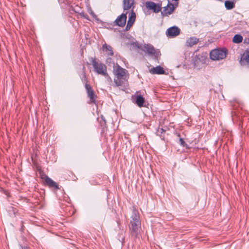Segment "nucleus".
Returning a JSON list of instances; mask_svg holds the SVG:
<instances>
[{
  "label": "nucleus",
  "mask_w": 249,
  "mask_h": 249,
  "mask_svg": "<svg viewBox=\"0 0 249 249\" xmlns=\"http://www.w3.org/2000/svg\"><path fill=\"white\" fill-rule=\"evenodd\" d=\"M131 218V220L129 225L130 235L132 238L135 239L139 237L141 230V222L139 212L134 207H133Z\"/></svg>",
  "instance_id": "f257e3e1"
},
{
  "label": "nucleus",
  "mask_w": 249,
  "mask_h": 249,
  "mask_svg": "<svg viewBox=\"0 0 249 249\" xmlns=\"http://www.w3.org/2000/svg\"><path fill=\"white\" fill-rule=\"evenodd\" d=\"M113 64V73L116 77L114 79V83L117 86H121L127 81L126 74L128 71L117 63L115 65L114 63Z\"/></svg>",
  "instance_id": "f03ea898"
},
{
  "label": "nucleus",
  "mask_w": 249,
  "mask_h": 249,
  "mask_svg": "<svg viewBox=\"0 0 249 249\" xmlns=\"http://www.w3.org/2000/svg\"><path fill=\"white\" fill-rule=\"evenodd\" d=\"M90 59L94 71L99 74L109 77L107 73V67L105 64L97 61L95 57H91Z\"/></svg>",
  "instance_id": "7ed1b4c3"
},
{
  "label": "nucleus",
  "mask_w": 249,
  "mask_h": 249,
  "mask_svg": "<svg viewBox=\"0 0 249 249\" xmlns=\"http://www.w3.org/2000/svg\"><path fill=\"white\" fill-rule=\"evenodd\" d=\"M227 50L226 49H214L211 51L210 57L213 60L223 59L226 57Z\"/></svg>",
  "instance_id": "20e7f679"
},
{
  "label": "nucleus",
  "mask_w": 249,
  "mask_h": 249,
  "mask_svg": "<svg viewBox=\"0 0 249 249\" xmlns=\"http://www.w3.org/2000/svg\"><path fill=\"white\" fill-rule=\"evenodd\" d=\"M86 90L87 97L89 98L88 103L89 104H96L97 96L90 85H86Z\"/></svg>",
  "instance_id": "39448f33"
},
{
  "label": "nucleus",
  "mask_w": 249,
  "mask_h": 249,
  "mask_svg": "<svg viewBox=\"0 0 249 249\" xmlns=\"http://www.w3.org/2000/svg\"><path fill=\"white\" fill-rule=\"evenodd\" d=\"M41 178L44 181V184L48 186L49 188L53 189L55 190L60 189L59 185L48 176L44 175V176L42 177Z\"/></svg>",
  "instance_id": "423d86ee"
},
{
  "label": "nucleus",
  "mask_w": 249,
  "mask_h": 249,
  "mask_svg": "<svg viewBox=\"0 0 249 249\" xmlns=\"http://www.w3.org/2000/svg\"><path fill=\"white\" fill-rule=\"evenodd\" d=\"M180 33V29L176 26H174L168 28L166 31V35L167 37L173 38L177 36Z\"/></svg>",
  "instance_id": "0eeeda50"
},
{
  "label": "nucleus",
  "mask_w": 249,
  "mask_h": 249,
  "mask_svg": "<svg viewBox=\"0 0 249 249\" xmlns=\"http://www.w3.org/2000/svg\"><path fill=\"white\" fill-rule=\"evenodd\" d=\"M138 47L149 55H152L156 52L154 47L150 44H145L143 45L139 46Z\"/></svg>",
  "instance_id": "6e6552de"
},
{
  "label": "nucleus",
  "mask_w": 249,
  "mask_h": 249,
  "mask_svg": "<svg viewBox=\"0 0 249 249\" xmlns=\"http://www.w3.org/2000/svg\"><path fill=\"white\" fill-rule=\"evenodd\" d=\"M175 8V5L168 1L167 5L163 7V9L161 11V14L163 16H168L172 13Z\"/></svg>",
  "instance_id": "1a4fd4ad"
},
{
  "label": "nucleus",
  "mask_w": 249,
  "mask_h": 249,
  "mask_svg": "<svg viewBox=\"0 0 249 249\" xmlns=\"http://www.w3.org/2000/svg\"><path fill=\"white\" fill-rule=\"evenodd\" d=\"M127 12L126 13H123L120 16H118L114 21L115 24L118 26L123 27L126 23L127 18Z\"/></svg>",
  "instance_id": "9d476101"
},
{
  "label": "nucleus",
  "mask_w": 249,
  "mask_h": 249,
  "mask_svg": "<svg viewBox=\"0 0 249 249\" xmlns=\"http://www.w3.org/2000/svg\"><path fill=\"white\" fill-rule=\"evenodd\" d=\"M132 100L139 107H144L145 105L144 104L145 102L144 98L141 94H136L134 97H132Z\"/></svg>",
  "instance_id": "9b49d317"
},
{
  "label": "nucleus",
  "mask_w": 249,
  "mask_h": 249,
  "mask_svg": "<svg viewBox=\"0 0 249 249\" xmlns=\"http://www.w3.org/2000/svg\"><path fill=\"white\" fill-rule=\"evenodd\" d=\"M240 62L242 65H249V49L246 50L242 54Z\"/></svg>",
  "instance_id": "f8f14e48"
},
{
  "label": "nucleus",
  "mask_w": 249,
  "mask_h": 249,
  "mask_svg": "<svg viewBox=\"0 0 249 249\" xmlns=\"http://www.w3.org/2000/svg\"><path fill=\"white\" fill-rule=\"evenodd\" d=\"M102 50L103 51L105 52L108 55L112 56L114 54L112 47L106 43L103 45Z\"/></svg>",
  "instance_id": "ddd939ff"
},
{
  "label": "nucleus",
  "mask_w": 249,
  "mask_h": 249,
  "mask_svg": "<svg viewBox=\"0 0 249 249\" xmlns=\"http://www.w3.org/2000/svg\"><path fill=\"white\" fill-rule=\"evenodd\" d=\"M134 3V0H123V8L124 10L130 9L133 5Z\"/></svg>",
  "instance_id": "4468645a"
},
{
  "label": "nucleus",
  "mask_w": 249,
  "mask_h": 249,
  "mask_svg": "<svg viewBox=\"0 0 249 249\" xmlns=\"http://www.w3.org/2000/svg\"><path fill=\"white\" fill-rule=\"evenodd\" d=\"M198 38L193 36L190 37L186 41V45L189 47H192L193 45L196 44L198 42Z\"/></svg>",
  "instance_id": "2eb2a0df"
},
{
  "label": "nucleus",
  "mask_w": 249,
  "mask_h": 249,
  "mask_svg": "<svg viewBox=\"0 0 249 249\" xmlns=\"http://www.w3.org/2000/svg\"><path fill=\"white\" fill-rule=\"evenodd\" d=\"M145 6L147 10H151L154 13H156V3L148 1L145 2Z\"/></svg>",
  "instance_id": "dca6fc26"
},
{
  "label": "nucleus",
  "mask_w": 249,
  "mask_h": 249,
  "mask_svg": "<svg viewBox=\"0 0 249 249\" xmlns=\"http://www.w3.org/2000/svg\"><path fill=\"white\" fill-rule=\"evenodd\" d=\"M135 19L136 14L133 10H132L129 16L127 24L132 26L134 21H135Z\"/></svg>",
  "instance_id": "f3484780"
},
{
  "label": "nucleus",
  "mask_w": 249,
  "mask_h": 249,
  "mask_svg": "<svg viewBox=\"0 0 249 249\" xmlns=\"http://www.w3.org/2000/svg\"><path fill=\"white\" fill-rule=\"evenodd\" d=\"M169 74V71L168 69L164 70L160 66H157V74L168 75Z\"/></svg>",
  "instance_id": "a211bd4d"
},
{
  "label": "nucleus",
  "mask_w": 249,
  "mask_h": 249,
  "mask_svg": "<svg viewBox=\"0 0 249 249\" xmlns=\"http://www.w3.org/2000/svg\"><path fill=\"white\" fill-rule=\"evenodd\" d=\"M64 175L67 178V179L76 180L77 178L73 173L70 171H66L65 172Z\"/></svg>",
  "instance_id": "6ab92c4d"
},
{
  "label": "nucleus",
  "mask_w": 249,
  "mask_h": 249,
  "mask_svg": "<svg viewBox=\"0 0 249 249\" xmlns=\"http://www.w3.org/2000/svg\"><path fill=\"white\" fill-rule=\"evenodd\" d=\"M242 40L243 36L239 34L235 35L232 38V41L235 43H240L242 42Z\"/></svg>",
  "instance_id": "aec40b11"
},
{
  "label": "nucleus",
  "mask_w": 249,
  "mask_h": 249,
  "mask_svg": "<svg viewBox=\"0 0 249 249\" xmlns=\"http://www.w3.org/2000/svg\"><path fill=\"white\" fill-rule=\"evenodd\" d=\"M225 6L227 10H231L235 6V4L232 1L226 0L225 2Z\"/></svg>",
  "instance_id": "412c9836"
},
{
  "label": "nucleus",
  "mask_w": 249,
  "mask_h": 249,
  "mask_svg": "<svg viewBox=\"0 0 249 249\" xmlns=\"http://www.w3.org/2000/svg\"><path fill=\"white\" fill-rule=\"evenodd\" d=\"M99 123L100 125L102 127V130L104 131L105 130V128H107V124H106V120H105V117L102 115L101 116V120L99 121Z\"/></svg>",
  "instance_id": "4be33fe9"
},
{
  "label": "nucleus",
  "mask_w": 249,
  "mask_h": 249,
  "mask_svg": "<svg viewBox=\"0 0 249 249\" xmlns=\"http://www.w3.org/2000/svg\"><path fill=\"white\" fill-rule=\"evenodd\" d=\"M81 80H82L83 83L84 84L85 88H86V85H90L88 83V80L87 77L86 76V72L85 71H83V76L81 77Z\"/></svg>",
  "instance_id": "5701e85b"
},
{
  "label": "nucleus",
  "mask_w": 249,
  "mask_h": 249,
  "mask_svg": "<svg viewBox=\"0 0 249 249\" xmlns=\"http://www.w3.org/2000/svg\"><path fill=\"white\" fill-rule=\"evenodd\" d=\"M79 15L84 18L86 19H88V16L87 14H86L84 11H81V12L79 13Z\"/></svg>",
  "instance_id": "b1692460"
},
{
  "label": "nucleus",
  "mask_w": 249,
  "mask_h": 249,
  "mask_svg": "<svg viewBox=\"0 0 249 249\" xmlns=\"http://www.w3.org/2000/svg\"><path fill=\"white\" fill-rule=\"evenodd\" d=\"M179 142H180V144L181 146H185V144H186V143L185 142H184V141L183 140L182 138H180L179 139Z\"/></svg>",
  "instance_id": "393cba45"
},
{
  "label": "nucleus",
  "mask_w": 249,
  "mask_h": 249,
  "mask_svg": "<svg viewBox=\"0 0 249 249\" xmlns=\"http://www.w3.org/2000/svg\"><path fill=\"white\" fill-rule=\"evenodd\" d=\"M149 72L153 74H156V67H153L149 69Z\"/></svg>",
  "instance_id": "a878e982"
},
{
  "label": "nucleus",
  "mask_w": 249,
  "mask_h": 249,
  "mask_svg": "<svg viewBox=\"0 0 249 249\" xmlns=\"http://www.w3.org/2000/svg\"><path fill=\"white\" fill-rule=\"evenodd\" d=\"M161 5L159 3H157V13H158L159 11H161Z\"/></svg>",
  "instance_id": "bb28decb"
},
{
  "label": "nucleus",
  "mask_w": 249,
  "mask_h": 249,
  "mask_svg": "<svg viewBox=\"0 0 249 249\" xmlns=\"http://www.w3.org/2000/svg\"><path fill=\"white\" fill-rule=\"evenodd\" d=\"M132 26L127 24L126 25L125 28V29H124V31H128L130 30V28Z\"/></svg>",
  "instance_id": "cd10ccee"
},
{
  "label": "nucleus",
  "mask_w": 249,
  "mask_h": 249,
  "mask_svg": "<svg viewBox=\"0 0 249 249\" xmlns=\"http://www.w3.org/2000/svg\"><path fill=\"white\" fill-rule=\"evenodd\" d=\"M160 132L162 133V132H165V131L162 128H158V129H157V135H158Z\"/></svg>",
  "instance_id": "c85d7f7f"
},
{
  "label": "nucleus",
  "mask_w": 249,
  "mask_h": 249,
  "mask_svg": "<svg viewBox=\"0 0 249 249\" xmlns=\"http://www.w3.org/2000/svg\"><path fill=\"white\" fill-rule=\"evenodd\" d=\"M112 62V58L108 57L106 60L107 63L110 64Z\"/></svg>",
  "instance_id": "c756f323"
},
{
  "label": "nucleus",
  "mask_w": 249,
  "mask_h": 249,
  "mask_svg": "<svg viewBox=\"0 0 249 249\" xmlns=\"http://www.w3.org/2000/svg\"><path fill=\"white\" fill-rule=\"evenodd\" d=\"M161 55L160 52L159 50L157 49V60L159 56Z\"/></svg>",
  "instance_id": "7c9ffc66"
},
{
  "label": "nucleus",
  "mask_w": 249,
  "mask_h": 249,
  "mask_svg": "<svg viewBox=\"0 0 249 249\" xmlns=\"http://www.w3.org/2000/svg\"><path fill=\"white\" fill-rule=\"evenodd\" d=\"M20 249H30V248L27 246H21Z\"/></svg>",
  "instance_id": "2f4dec72"
},
{
  "label": "nucleus",
  "mask_w": 249,
  "mask_h": 249,
  "mask_svg": "<svg viewBox=\"0 0 249 249\" xmlns=\"http://www.w3.org/2000/svg\"><path fill=\"white\" fill-rule=\"evenodd\" d=\"M105 77L106 78H107L108 80L111 81V78L109 76V77H108V76H105Z\"/></svg>",
  "instance_id": "473e14b6"
},
{
  "label": "nucleus",
  "mask_w": 249,
  "mask_h": 249,
  "mask_svg": "<svg viewBox=\"0 0 249 249\" xmlns=\"http://www.w3.org/2000/svg\"><path fill=\"white\" fill-rule=\"evenodd\" d=\"M21 225H21V229L22 230H23V227H24V225H23V221H21Z\"/></svg>",
  "instance_id": "72a5a7b5"
},
{
  "label": "nucleus",
  "mask_w": 249,
  "mask_h": 249,
  "mask_svg": "<svg viewBox=\"0 0 249 249\" xmlns=\"http://www.w3.org/2000/svg\"><path fill=\"white\" fill-rule=\"evenodd\" d=\"M117 224H118V226H120V221H117Z\"/></svg>",
  "instance_id": "f704fd0d"
},
{
  "label": "nucleus",
  "mask_w": 249,
  "mask_h": 249,
  "mask_svg": "<svg viewBox=\"0 0 249 249\" xmlns=\"http://www.w3.org/2000/svg\"><path fill=\"white\" fill-rule=\"evenodd\" d=\"M8 193H9L7 191H5V195H8Z\"/></svg>",
  "instance_id": "c9c22d12"
}]
</instances>
